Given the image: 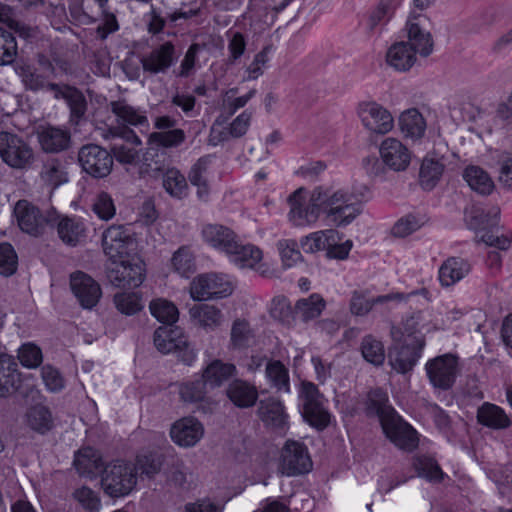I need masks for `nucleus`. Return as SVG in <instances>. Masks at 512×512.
<instances>
[{
	"label": "nucleus",
	"mask_w": 512,
	"mask_h": 512,
	"mask_svg": "<svg viewBox=\"0 0 512 512\" xmlns=\"http://www.w3.org/2000/svg\"><path fill=\"white\" fill-rule=\"evenodd\" d=\"M102 137L106 140L120 138L126 142V144L115 143L111 147V155L119 163L137 165L140 162V151L130 145L141 146L142 141L128 126L109 127L104 130Z\"/></svg>",
	"instance_id": "1a4fd4ad"
},
{
	"label": "nucleus",
	"mask_w": 512,
	"mask_h": 512,
	"mask_svg": "<svg viewBox=\"0 0 512 512\" xmlns=\"http://www.w3.org/2000/svg\"><path fill=\"white\" fill-rule=\"evenodd\" d=\"M395 298H403L402 293L382 295L369 300L360 292L354 291L351 298L350 310L353 314L362 316L367 314L375 304L385 303Z\"/></svg>",
	"instance_id": "de8ad7c7"
},
{
	"label": "nucleus",
	"mask_w": 512,
	"mask_h": 512,
	"mask_svg": "<svg viewBox=\"0 0 512 512\" xmlns=\"http://www.w3.org/2000/svg\"><path fill=\"white\" fill-rule=\"evenodd\" d=\"M305 189L299 188L288 197L290 222L299 227L309 226L317 222L322 212L317 195L313 189L306 199Z\"/></svg>",
	"instance_id": "9d476101"
},
{
	"label": "nucleus",
	"mask_w": 512,
	"mask_h": 512,
	"mask_svg": "<svg viewBox=\"0 0 512 512\" xmlns=\"http://www.w3.org/2000/svg\"><path fill=\"white\" fill-rule=\"evenodd\" d=\"M226 395L239 408L252 407L258 399L257 388L240 379L234 380L229 384Z\"/></svg>",
	"instance_id": "c9c22d12"
},
{
	"label": "nucleus",
	"mask_w": 512,
	"mask_h": 512,
	"mask_svg": "<svg viewBox=\"0 0 512 512\" xmlns=\"http://www.w3.org/2000/svg\"><path fill=\"white\" fill-rule=\"evenodd\" d=\"M78 162L85 173L93 178L100 179L111 173L113 156L97 144H86L78 151Z\"/></svg>",
	"instance_id": "9b49d317"
},
{
	"label": "nucleus",
	"mask_w": 512,
	"mask_h": 512,
	"mask_svg": "<svg viewBox=\"0 0 512 512\" xmlns=\"http://www.w3.org/2000/svg\"><path fill=\"white\" fill-rule=\"evenodd\" d=\"M416 61V53L405 41L394 43L386 53L387 64L399 72L409 71Z\"/></svg>",
	"instance_id": "7c9ffc66"
},
{
	"label": "nucleus",
	"mask_w": 512,
	"mask_h": 512,
	"mask_svg": "<svg viewBox=\"0 0 512 512\" xmlns=\"http://www.w3.org/2000/svg\"><path fill=\"white\" fill-rule=\"evenodd\" d=\"M339 233L336 230H320L305 236L300 241L303 253L314 254L327 250L326 256H348L353 247L351 240L343 243L340 241Z\"/></svg>",
	"instance_id": "6e6552de"
},
{
	"label": "nucleus",
	"mask_w": 512,
	"mask_h": 512,
	"mask_svg": "<svg viewBox=\"0 0 512 512\" xmlns=\"http://www.w3.org/2000/svg\"><path fill=\"white\" fill-rule=\"evenodd\" d=\"M211 163V156L200 157L191 167L188 173V179L193 186L198 188L197 195L204 199L209 194L208 168Z\"/></svg>",
	"instance_id": "37998d69"
},
{
	"label": "nucleus",
	"mask_w": 512,
	"mask_h": 512,
	"mask_svg": "<svg viewBox=\"0 0 512 512\" xmlns=\"http://www.w3.org/2000/svg\"><path fill=\"white\" fill-rule=\"evenodd\" d=\"M322 213L337 226L351 223L361 212L354 196L343 190L318 186L314 188Z\"/></svg>",
	"instance_id": "f257e3e1"
},
{
	"label": "nucleus",
	"mask_w": 512,
	"mask_h": 512,
	"mask_svg": "<svg viewBox=\"0 0 512 512\" xmlns=\"http://www.w3.org/2000/svg\"><path fill=\"white\" fill-rule=\"evenodd\" d=\"M399 127L405 137L419 139L426 131V121L415 108L404 111L399 117Z\"/></svg>",
	"instance_id": "a19ab883"
},
{
	"label": "nucleus",
	"mask_w": 512,
	"mask_h": 512,
	"mask_svg": "<svg viewBox=\"0 0 512 512\" xmlns=\"http://www.w3.org/2000/svg\"><path fill=\"white\" fill-rule=\"evenodd\" d=\"M0 158L10 168L27 170L35 162V153L31 145L21 136L8 132H0Z\"/></svg>",
	"instance_id": "20e7f679"
},
{
	"label": "nucleus",
	"mask_w": 512,
	"mask_h": 512,
	"mask_svg": "<svg viewBox=\"0 0 512 512\" xmlns=\"http://www.w3.org/2000/svg\"><path fill=\"white\" fill-rule=\"evenodd\" d=\"M463 178L469 187L481 195H489L494 189V182L486 171L478 166H468L463 171Z\"/></svg>",
	"instance_id": "c03bdc74"
},
{
	"label": "nucleus",
	"mask_w": 512,
	"mask_h": 512,
	"mask_svg": "<svg viewBox=\"0 0 512 512\" xmlns=\"http://www.w3.org/2000/svg\"><path fill=\"white\" fill-rule=\"evenodd\" d=\"M151 314L160 322L172 326L179 317L176 305L166 299H156L150 303Z\"/></svg>",
	"instance_id": "864d4df0"
},
{
	"label": "nucleus",
	"mask_w": 512,
	"mask_h": 512,
	"mask_svg": "<svg viewBox=\"0 0 512 512\" xmlns=\"http://www.w3.org/2000/svg\"><path fill=\"white\" fill-rule=\"evenodd\" d=\"M266 377L279 392H290L289 373L280 361H271L266 365Z\"/></svg>",
	"instance_id": "8fccbe9b"
},
{
	"label": "nucleus",
	"mask_w": 512,
	"mask_h": 512,
	"mask_svg": "<svg viewBox=\"0 0 512 512\" xmlns=\"http://www.w3.org/2000/svg\"><path fill=\"white\" fill-rule=\"evenodd\" d=\"M92 210L101 220L112 219L115 216L116 207L111 195L104 191L97 194L92 204Z\"/></svg>",
	"instance_id": "052dcab7"
},
{
	"label": "nucleus",
	"mask_w": 512,
	"mask_h": 512,
	"mask_svg": "<svg viewBox=\"0 0 512 512\" xmlns=\"http://www.w3.org/2000/svg\"><path fill=\"white\" fill-rule=\"evenodd\" d=\"M299 405L304 420L317 430L327 428L332 419L328 400L312 382L304 381L299 389Z\"/></svg>",
	"instance_id": "f03ea898"
},
{
	"label": "nucleus",
	"mask_w": 512,
	"mask_h": 512,
	"mask_svg": "<svg viewBox=\"0 0 512 512\" xmlns=\"http://www.w3.org/2000/svg\"><path fill=\"white\" fill-rule=\"evenodd\" d=\"M230 341L235 349L246 348L253 343L254 334L246 320L237 319L233 322Z\"/></svg>",
	"instance_id": "5fc2aeb1"
},
{
	"label": "nucleus",
	"mask_w": 512,
	"mask_h": 512,
	"mask_svg": "<svg viewBox=\"0 0 512 512\" xmlns=\"http://www.w3.org/2000/svg\"><path fill=\"white\" fill-rule=\"evenodd\" d=\"M70 287L73 295L84 309L94 308L102 297L99 283L82 271H76L70 275Z\"/></svg>",
	"instance_id": "f3484780"
},
{
	"label": "nucleus",
	"mask_w": 512,
	"mask_h": 512,
	"mask_svg": "<svg viewBox=\"0 0 512 512\" xmlns=\"http://www.w3.org/2000/svg\"><path fill=\"white\" fill-rule=\"evenodd\" d=\"M154 344L158 351L168 354L186 345L182 330L178 327H159L154 333Z\"/></svg>",
	"instance_id": "473e14b6"
},
{
	"label": "nucleus",
	"mask_w": 512,
	"mask_h": 512,
	"mask_svg": "<svg viewBox=\"0 0 512 512\" xmlns=\"http://www.w3.org/2000/svg\"><path fill=\"white\" fill-rule=\"evenodd\" d=\"M191 319L206 330H214L223 322L222 311L209 304H196L190 308Z\"/></svg>",
	"instance_id": "4c0bfd02"
},
{
	"label": "nucleus",
	"mask_w": 512,
	"mask_h": 512,
	"mask_svg": "<svg viewBox=\"0 0 512 512\" xmlns=\"http://www.w3.org/2000/svg\"><path fill=\"white\" fill-rule=\"evenodd\" d=\"M360 350L363 358L374 366H381L385 361L383 343L372 335L362 339Z\"/></svg>",
	"instance_id": "09e8293b"
},
{
	"label": "nucleus",
	"mask_w": 512,
	"mask_h": 512,
	"mask_svg": "<svg viewBox=\"0 0 512 512\" xmlns=\"http://www.w3.org/2000/svg\"><path fill=\"white\" fill-rule=\"evenodd\" d=\"M179 393L181 399L185 402H199L205 397L206 385L202 379L187 381L180 386Z\"/></svg>",
	"instance_id": "69168bd1"
},
{
	"label": "nucleus",
	"mask_w": 512,
	"mask_h": 512,
	"mask_svg": "<svg viewBox=\"0 0 512 512\" xmlns=\"http://www.w3.org/2000/svg\"><path fill=\"white\" fill-rule=\"evenodd\" d=\"M236 373V367L220 360L212 361L204 370L202 381L211 388L220 387Z\"/></svg>",
	"instance_id": "ea45409f"
},
{
	"label": "nucleus",
	"mask_w": 512,
	"mask_h": 512,
	"mask_svg": "<svg viewBox=\"0 0 512 512\" xmlns=\"http://www.w3.org/2000/svg\"><path fill=\"white\" fill-rule=\"evenodd\" d=\"M379 150L382 161L394 171H404L410 164L411 152L396 138H386Z\"/></svg>",
	"instance_id": "b1692460"
},
{
	"label": "nucleus",
	"mask_w": 512,
	"mask_h": 512,
	"mask_svg": "<svg viewBox=\"0 0 512 512\" xmlns=\"http://www.w3.org/2000/svg\"><path fill=\"white\" fill-rule=\"evenodd\" d=\"M17 55V43L14 36L0 27V65L11 64Z\"/></svg>",
	"instance_id": "e2e57ef3"
},
{
	"label": "nucleus",
	"mask_w": 512,
	"mask_h": 512,
	"mask_svg": "<svg viewBox=\"0 0 512 512\" xmlns=\"http://www.w3.org/2000/svg\"><path fill=\"white\" fill-rule=\"evenodd\" d=\"M499 214L500 209L498 207L485 210L480 206L473 205L465 210V222L468 228L479 231L496 225Z\"/></svg>",
	"instance_id": "58836bf2"
},
{
	"label": "nucleus",
	"mask_w": 512,
	"mask_h": 512,
	"mask_svg": "<svg viewBox=\"0 0 512 512\" xmlns=\"http://www.w3.org/2000/svg\"><path fill=\"white\" fill-rule=\"evenodd\" d=\"M118 311L126 315L137 313L143 308L141 297L136 292H120L114 296Z\"/></svg>",
	"instance_id": "13d9d810"
},
{
	"label": "nucleus",
	"mask_w": 512,
	"mask_h": 512,
	"mask_svg": "<svg viewBox=\"0 0 512 512\" xmlns=\"http://www.w3.org/2000/svg\"><path fill=\"white\" fill-rule=\"evenodd\" d=\"M73 464L80 475L94 477L103 471L101 454L92 447H84L75 453Z\"/></svg>",
	"instance_id": "2f4dec72"
},
{
	"label": "nucleus",
	"mask_w": 512,
	"mask_h": 512,
	"mask_svg": "<svg viewBox=\"0 0 512 512\" xmlns=\"http://www.w3.org/2000/svg\"><path fill=\"white\" fill-rule=\"evenodd\" d=\"M477 420L480 424L492 429H504L510 425L505 411L492 403L482 404L477 411Z\"/></svg>",
	"instance_id": "79ce46f5"
},
{
	"label": "nucleus",
	"mask_w": 512,
	"mask_h": 512,
	"mask_svg": "<svg viewBox=\"0 0 512 512\" xmlns=\"http://www.w3.org/2000/svg\"><path fill=\"white\" fill-rule=\"evenodd\" d=\"M49 90L54 92L55 98L66 100L70 108V119L74 124L85 116L87 110V101L83 93L77 88L68 85L51 84Z\"/></svg>",
	"instance_id": "a878e982"
},
{
	"label": "nucleus",
	"mask_w": 512,
	"mask_h": 512,
	"mask_svg": "<svg viewBox=\"0 0 512 512\" xmlns=\"http://www.w3.org/2000/svg\"><path fill=\"white\" fill-rule=\"evenodd\" d=\"M471 270L466 258H447L439 268V281L449 287L463 279Z\"/></svg>",
	"instance_id": "f704fd0d"
},
{
	"label": "nucleus",
	"mask_w": 512,
	"mask_h": 512,
	"mask_svg": "<svg viewBox=\"0 0 512 512\" xmlns=\"http://www.w3.org/2000/svg\"><path fill=\"white\" fill-rule=\"evenodd\" d=\"M381 426L387 438L400 449L411 451L418 446L417 432L400 418L394 415L383 416Z\"/></svg>",
	"instance_id": "dca6fc26"
},
{
	"label": "nucleus",
	"mask_w": 512,
	"mask_h": 512,
	"mask_svg": "<svg viewBox=\"0 0 512 512\" xmlns=\"http://www.w3.org/2000/svg\"><path fill=\"white\" fill-rule=\"evenodd\" d=\"M414 467L418 476L424 477L429 481H440L443 478V472L436 461L430 457L420 456L414 460Z\"/></svg>",
	"instance_id": "bf43d9fd"
},
{
	"label": "nucleus",
	"mask_w": 512,
	"mask_h": 512,
	"mask_svg": "<svg viewBox=\"0 0 512 512\" xmlns=\"http://www.w3.org/2000/svg\"><path fill=\"white\" fill-rule=\"evenodd\" d=\"M18 359L24 367L36 368L42 362V351L35 344L27 343L19 348Z\"/></svg>",
	"instance_id": "774afa93"
},
{
	"label": "nucleus",
	"mask_w": 512,
	"mask_h": 512,
	"mask_svg": "<svg viewBox=\"0 0 512 512\" xmlns=\"http://www.w3.org/2000/svg\"><path fill=\"white\" fill-rule=\"evenodd\" d=\"M425 370L435 388L448 390L455 383L459 372L458 357L451 353L437 356L426 363Z\"/></svg>",
	"instance_id": "f8f14e48"
},
{
	"label": "nucleus",
	"mask_w": 512,
	"mask_h": 512,
	"mask_svg": "<svg viewBox=\"0 0 512 512\" xmlns=\"http://www.w3.org/2000/svg\"><path fill=\"white\" fill-rule=\"evenodd\" d=\"M26 426L32 431L45 435L54 427V419L50 409L42 404L30 407L24 416Z\"/></svg>",
	"instance_id": "e433bc0d"
},
{
	"label": "nucleus",
	"mask_w": 512,
	"mask_h": 512,
	"mask_svg": "<svg viewBox=\"0 0 512 512\" xmlns=\"http://www.w3.org/2000/svg\"><path fill=\"white\" fill-rule=\"evenodd\" d=\"M393 12V0H381L377 7L370 13L368 28L374 31L379 25L385 23Z\"/></svg>",
	"instance_id": "338daca9"
},
{
	"label": "nucleus",
	"mask_w": 512,
	"mask_h": 512,
	"mask_svg": "<svg viewBox=\"0 0 512 512\" xmlns=\"http://www.w3.org/2000/svg\"><path fill=\"white\" fill-rule=\"evenodd\" d=\"M203 425L194 417H184L176 421L170 430L173 442L181 447H192L203 437Z\"/></svg>",
	"instance_id": "5701e85b"
},
{
	"label": "nucleus",
	"mask_w": 512,
	"mask_h": 512,
	"mask_svg": "<svg viewBox=\"0 0 512 512\" xmlns=\"http://www.w3.org/2000/svg\"><path fill=\"white\" fill-rule=\"evenodd\" d=\"M258 416L266 425L276 429H284L288 424V414L283 403L273 397L259 402Z\"/></svg>",
	"instance_id": "cd10ccee"
},
{
	"label": "nucleus",
	"mask_w": 512,
	"mask_h": 512,
	"mask_svg": "<svg viewBox=\"0 0 512 512\" xmlns=\"http://www.w3.org/2000/svg\"><path fill=\"white\" fill-rule=\"evenodd\" d=\"M176 60L175 46L172 42L167 41L142 57L141 64L144 72L159 74L166 73Z\"/></svg>",
	"instance_id": "412c9836"
},
{
	"label": "nucleus",
	"mask_w": 512,
	"mask_h": 512,
	"mask_svg": "<svg viewBox=\"0 0 512 512\" xmlns=\"http://www.w3.org/2000/svg\"><path fill=\"white\" fill-rule=\"evenodd\" d=\"M102 246L106 256H129L135 246V239L122 226H110L102 235Z\"/></svg>",
	"instance_id": "aec40b11"
},
{
	"label": "nucleus",
	"mask_w": 512,
	"mask_h": 512,
	"mask_svg": "<svg viewBox=\"0 0 512 512\" xmlns=\"http://www.w3.org/2000/svg\"><path fill=\"white\" fill-rule=\"evenodd\" d=\"M14 214L19 228L35 237L42 235L47 224L55 220L53 216L44 217L36 206L26 200H20L16 203Z\"/></svg>",
	"instance_id": "a211bd4d"
},
{
	"label": "nucleus",
	"mask_w": 512,
	"mask_h": 512,
	"mask_svg": "<svg viewBox=\"0 0 512 512\" xmlns=\"http://www.w3.org/2000/svg\"><path fill=\"white\" fill-rule=\"evenodd\" d=\"M431 315L428 311L414 313L405 321V330L408 334L425 333L436 329V325L429 323Z\"/></svg>",
	"instance_id": "0e129e2a"
},
{
	"label": "nucleus",
	"mask_w": 512,
	"mask_h": 512,
	"mask_svg": "<svg viewBox=\"0 0 512 512\" xmlns=\"http://www.w3.org/2000/svg\"><path fill=\"white\" fill-rule=\"evenodd\" d=\"M445 165L433 158H424L419 171V182L423 189L432 190L440 181Z\"/></svg>",
	"instance_id": "a18cd8bd"
},
{
	"label": "nucleus",
	"mask_w": 512,
	"mask_h": 512,
	"mask_svg": "<svg viewBox=\"0 0 512 512\" xmlns=\"http://www.w3.org/2000/svg\"><path fill=\"white\" fill-rule=\"evenodd\" d=\"M427 221L425 215L408 214L394 224L391 233L396 237H406L424 226Z\"/></svg>",
	"instance_id": "6e6d98bb"
},
{
	"label": "nucleus",
	"mask_w": 512,
	"mask_h": 512,
	"mask_svg": "<svg viewBox=\"0 0 512 512\" xmlns=\"http://www.w3.org/2000/svg\"><path fill=\"white\" fill-rule=\"evenodd\" d=\"M161 466L162 461L160 457L153 453L138 455L136 463L133 464L136 475L140 472L148 477L156 475L160 471Z\"/></svg>",
	"instance_id": "680f3d73"
},
{
	"label": "nucleus",
	"mask_w": 512,
	"mask_h": 512,
	"mask_svg": "<svg viewBox=\"0 0 512 512\" xmlns=\"http://www.w3.org/2000/svg\"><path fill=\"white\" fill-rule=\"evenodd\" d=\"M312 468V461L304 443L288 440L281 452L280 471L287 476L308 473Z\"/></svg>",
	"instance_id": "ddd939ff"
},
{
	"label": "nucleus",
	"mask_w": 512,
	"mask_h": 512,
	"mask_svg": "<svg viewBox=\"0 0 512 512\" xmlns=\"http://www.w3.org/2000/svg\"><path fill=\"white\" fill-rule=\"evenodd\" d=\"M19 75L24 83L25 87L32 91H38L41 89H48L52 83L47 81L49 77L45 73H39L36 68L29 65L20 67Z\"/></svg>",
	"instance_id": "4d7b16f0"
},
{
	"label": "nucleus",
	"mask_w": 512,
	"mask_h": 512,
	"mask_svg": "<svg viewBox=\"0 0 512 512\" xmlns=\"http://www.w3.org/2000/svg\"><path fill=\"white\" fill-rule=\"evenodd\" d=\"M106 276L115 287H138L145 278V263L142 258H109Z\"/></svg>",
	"instance_id": "39448f33"
},
{
	"label": "nucleus",
	"mask_w": 512,
	"mask_h": 512,
	"mask_svg": "<svg viewBox=\"0 0 512 512\" xmlns=\"http://www.w3.org/2000/svg\"><path fill=\"white\" fill-rule=\"evenodd\" d=\"M111 112L115 115L118 123L122 126H144L148 125V118L143 111L128 104L125 99L111 101L109 103Z\"/></svg>",
	"instance_id": "72a5a7b5"
},
{
	"label": "nucleus",
	"mask_w": 512,
	"mask_h": 512,
	"mask_svg": "<svg viewBox=\"0 0 512 512\" xmlns=\"http://www.w3.org/2000/svg\"><path fill=\"white\" fill-rule=\"evenodd\" d=\"M38 142L46 153H60L71 146V133L66 128L45 126L38 131Z\"/></svg>",
	"instance_id": "393cba45"
},
{
	"label": "nucleus",
	"mask_w": 512,
	"mask_h": 512,
	"mask_svg": "<svg viewBox=\"0 0 512 512\" xmlns=\"http://www.w3.org/2000/svg\"><path fill=\"white\" fill-rule=\"evenodd\" d=\"M326 306L325 300L320 294L313 293L308 298L297 301L296 313L304 320L309 321L319 317Z\"/></svg>",
	"instance_id": "49530a36"
},
{
	"label": "nucleus",
	"mask_w": 512,
	"mask_h": 512,
	"mask_svg": "<svg viewBox=\"0 0 512 512\" xmlns=\"http://www.w3.org/2000/svg\"><path fill=\"white\" fill-rule=\"evenodd\" d=\"M134 470L133 464L120 460L107 465L101 479L104 491L111 497L128 495L137 483Z\"/></svg>",
	"instance_id": "423d86ee"
},
{
	"label": "nucleus",
	"mask_w": 512,
	"mask_h": 512,
	"mask_svg": "<svg viewBox=\"0 0 512 512\" xmlns=\"http://www.w3.org/2000/svg\"><path fill=\"white\" fill-rule=\"evenodd\" d=\"M233 265L240 269H251L265 277H278L286 269L295 266L297 258H231Z\"/></svg>",
	"instance_id": "6ab92c4d"
},
{
	"label": "nucleus",
	"mask_w": 512,
	"mask_h": 512,
	"mask_svg": "<svg viewBox=\"0 0 512 512\" xmlns=\"http://www.w3.org/2000/svg\"><path fill=\"white\" fill-rule=\"evenodd\" d=\"M186 139L184 130L176 128L168 131H157L149 135L148 144L162 148L179 147Z\"/></svg>",
	"instance_id": "603ef678"
},
{
	"label": "nucleus",
	"mask_w": 512,
	"mask_h": 512,
	"mask_svg": "<svg viewBox=\"0 0 512 512\" xmlns=\"http://www.w3.org/2000/svg\"><path fill=\"white\" fill-rule=\"evenodd\" d=\"M20 384V373L15 359L6 353H0V397L13 393Z\"/></svg>",
	"instance_id": "c756f323"
},
{
	"label": "nucleus",
	"mask_w": 512,
	"mask_h": 512,
	"mask_svg": "<svg viewBox=\"0 0 512 512\" xmlns=\"http://www.w3.org/2000/svg\"><path fill=\"white\" fill-rule=\"evenodd\" d=\"M428 22L429 19L425 15L411 11L406 23L408 41L405 43H408L413 51L422 57L429 56L434 48L432 35L426 28Z\"/></svg>",
	"instance_id": "4468645a"
},
{
	"label": "nucleus",
	"mask_w": 512,
	"mask_h": 512,
	"mask_svg": "<svg viewBox=\"0 0 512 512\" xmlns=\"http://www.w3.org/2000/svg\"><path fill=\"white\" fill-rule=\"evenodd\" d=\"M206 243L226 254L236 256H260L262 251L252 244H241L236 234L228 227L220 224H207L202 229Z\"/></svg>",
	"instance_id": "7ed1b4c3"
},
{
	"label": "nucleus",
	"mask_w": 512,
	"mask_h": 512,
	"mask_svg": "<svg viewBox=\"0 0 512 512\" xmlns=\"http://www.w3.org/2000/svg\"><path fill=\"white\" fill-rule=\"evenodd\" d=\"M163 186L172 197L181 199L188 194V184L184 175L176 168L168 169L163 176Z\"/></svg>",
	"instance_id": "3c124183"
},
{
	"label": "nucleus",
	"mask_w": 512,
	"mask_h": 512,
	"mask_svg": "<svg viewBox=\"0 0 512 512\" xmlns=\"http://www.w3.org/2000/svg\"><path fill=\"white\" fill-rule=\"evenodd\" d=\"M39 178L41 182L50 190H55L69 180L68 171L65 163L58 158H48L43 162Z\"/></svg>",
	"instance_id": "c85d7f7f"
},
{
	"label": "nucleus",
	"mask_w": 512,
	"mask_h": 512,
	"mask_svg": "<svg viewBox=\"0 0 512 512\" xmlns=\"http://www.w3.org/2000/svg\"><path fill=\"white\" fill-rule=\"evenodd\" d=\"M363 126L371 133L384 135L394 127L391 113L376 102H362L357 108Z\"/></svg>",
	"instance_id": "2eb2a0df"
},
{
	"label": "nucleus",
	"mask_w": 512,
	"mask_h": 512,
	"mask_svg": "<svg viewBox=\"0 0 512 512\" xmlns=\"http://www.w3.org/2000/svg\"><path fill=\"white\" fill-rule=\"evenodd\" d=\"M418 345L405 344L395 346L389 353V363L399 373H407L413 369L421 357L423 343L417 340Z\"/></svg>",
	"instance_id": "bb28decb"
},
{
	"label": "nucleus",
	"mask_w": 512,
	"mask_h": 512,
	"mask_svg": "<svg viewBox=\"0 0 512 512\" xmlns=\"http://www.w3.org/2000/svg\"><path fill=\"white\" fill-rule=\"evenodd\" d=\"M53 222H56L57 233L61 241L75 247L85 242L87 238V226L85 222L76 216L54 215Z\"/></svg>",
	"instance_id": "4be33fe9"
},
{
	"label": "nucleus",
	"mask_w": 512,
	"mask_h": 512,
	"mask_svg": "<svg viewBox=\"0 0 512 512\" xmlns=\"http://www.w3.org/2000/svg\"><path fill=\"white\" fill-rule=\"evenodd\" d=\"M233 291V282L227 275L221 273L200 274L190 284V296L195 301L226 298Z\"/></svg>",
	"instance_id": "0eeeda50"
}]
</instances>
